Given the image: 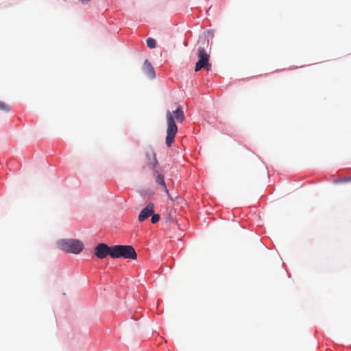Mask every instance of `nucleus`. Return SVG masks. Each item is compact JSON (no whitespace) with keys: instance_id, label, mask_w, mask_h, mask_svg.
<instances>
[{"instance_id":"obj_1","label":"nucleus","mask_w":351,"mask_h":351,"mask_svg":"<svg viewBox=\"0 0 351 351\" xmlns=\"http://www.w3.org/2000/svg\"><path fill=\"white\" fill-rule=\"evenodd\" d=\"M166 119L167 122V136L165 143L167 147H171L174 141L175 136L178 132V127L176 124L175 119L178 122H182L185 116L182 107L178 105L176 110L166 112Z\"/></svg>"},{"instance_id":"obj_2","label":"nucleus","mask_w":351,"mask_h":351,"mask_svg":"<svg viewBox=\"0 0 351 351\" xmlns=\"http://www.w3.org/2000/svg\"><path fill=\"white\" fill-rule=\"evenodd\" d=\"M110 257L112 258H124L127 259H136L137 254L131 245H116L112 246Z\"/></svg>"},{"instance_id":"obj_3","label":"nucleus","mask_w":351,"mask_h":351,"mask_svg":"<svg viewBox=\"0 0 351 351\" xmlns=\"http://www.w3.org/2000/svg\"><path fill=\"white\" fill-rule=\"evenodd\" d=\"M58 245L61 250L68 253L79 254L84 248L83 243L76 239L61 240Z\"/></svg>"},{"instance_id":"obj_4","label":"nucleus","mask_w":351,"mask_h":351,"mask_svg":"<svg viewBox=\"0 0 351 351\" xmlns=\"http://www.w3.org/2000/svg\"><path fill=\"white\" fill-rule=\"evenodd\" d=\"M198 61L195 64V71L197 72L204 68L207 71L211 69V64L209 62L210 54L206 51L204 47L199 46L197 50Z\"/></svg>"},{"instance_id":"obj_5","label":"nucleus","mask_w":351,"mask_h":351,"mask_svg":"<svg viewBox=\"0 0 351 351\" xmlns=\"http://www.w3.org/2000/svg\"><path fill=\"white\" fill-rule=\"evenodd\" d=\"M112 247H109L108 245L104 243H99L95 247V254L100 259L106 258L108 255L110 256L112 252Z\"/></svg>"},{"instance_id":"obj_6","label":"nucleus","mask_w":351,"mask_h":351,"mask_svg":"<svg viewBox=\"0 0 351 351\" xmlns=\"http://www.w3.org/2000/svg\"><path fill=\"white\" fill-rule=\"evenodd\" d=\"M154 213V204L149 203L140 213L138 215V221H143Z\"/></svg>"},{"instance_id":"obj_7","label":"nucleus","mask_w":351,"mask_h":351,"mask_svg":"<svg viewBox=\"0 0 351 351\" xmlns=\"http://www.w3.org/2000/svg\"><path fill=\"white\" fill-rule=\"evenodd\" d=\"M143 71L149 78H154L156 75L153 66L147 60L144 62Z\"/></svg>"},{"instance_id":"obj_8","label":"nucleus","mask_w":351,"mask_h":351,"mask_svg":"<svg viewBox=\"0 0 351 351\" xmlns=\"http://www.w3.org/2000/svg\"><path fill=\"white\" fill-rule=\"evenodd\" d=\"M155 173L157 174L156 178V183L160 184L162 187V189L165 191V193L169 196V190L167 188V186H166V184H165V182L164 180V176L161 174L158 173L157 171H155Z\"/></svg>"},{"instance_id":"obj_9","label":"nucleus","mask_w":351,"mask_h":351,"mask_svg":"<svg viewBox=\"0 0 351 351\" xmlns=\"http://www.w3.org/2000/svg\"><path fill=\"white\" fill-rule=\"evenodd\" d=\"M146 156H147V158L151 159L150 164L152 165V167L153 169L156 168V165L158 164V161H157V159H156V154L154 153V152H152L151 154L147 153Z\"/></svg>"},{"instance_id":"obj_10","label":"nucleus","mask_w":351,"mask_h":351,"mask_svg":"<svg viewBox=\"0 0 351 351\" xmlns=\"http://www.w3.org/2000/svg\"><path fill=\"white\" fill-rule=\"evenodd\" d=\"M146 42H147V47H149L150 49H154L156 46V42L155 39H154L152 38H148L147 39Z\"/></svg>"},{"instance_id":"obj_11","label":"nucleus","mask_w":351,"mask_h":351,"mask_svg":"<svg viewBox=\"0 0 351 351\" xmlns=\"http://www.w3.org/2000/svg\"><path fill=\"white\" fill-rule=\"evenodd\" d=\"M0 110L5 112H8L10 110V106L3 101H0Z\"/></svg>"},{"instance_id":"obj_12","label":"nucleus","mask_w":351,"mask_h":351,"mask_svg":"<svg viewBox=\"0 0 351 351\" xmlns=\"http://www.w3.org/2000/svg\"><path fill=\"white\" fill-rule=\"evenodd\" d=\"M159 219H160V215H158V214L152 215V219H151V221H152V223H157L159 221Z\"/></svg>"},{"instance_id":"obj_13","label":"nucleus","mask_w":351,"mask_h":351,"mask_svg":"<svg viewBox=\"0 0 351 351\" xmlns=\"http://www.w3.org/2000/svg\"><path fill=\"white\" fill-rule=\"evenodd\" d=\"M344 181H345V182L351 181V176H350V177H349V178H345Z\"/></svg>"}]
</instances>
